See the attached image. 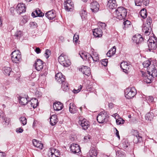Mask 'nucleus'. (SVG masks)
Listing matches in <instances>:
<instances>
[{
    "label": "nucleus",
    "instance_id": "nucleus-15",
    "mask_svg": "<svg viewBox=\"0 0 157 157\" xmlns=\"http://www.w3.org/2000/svg\"><path fill=\"white\" fill-rule=\"evenodd\" d=\"M99 5L96 1L92 2L90 5V8L92 11L94 12H96L99 10Z\"/></svg>",
    "mask_w": 157,
    "mask_h": 157
},
{
    "label": "nucleus",
    "instance_id": "nucleus-19",
    "mask_svg": "<svg viewBox=\"0 0 157 157\" xmlns=\"http://www.w3.org/2000/svg\"><path fill=\"white\" fill-rule=\"evenodd\" d=\"M80 71L83 74L85 75L89 76L90 74V68L86 66H83L80 69Z\"/></svg>",
    "mask_w": 157,
    "mask_h": 157
},
{
    "label": "nucleus",
    "instance_id": "nucleus-37",
    "mask_svg": "<svg viewBox=\"0 0 157 157\" xmlns=\"http://www.w3.org/2000/svg\"><path fill=\"white\" fill-rule=\"evenodd\" d=\"M124 21L123 23V28L126 29L128 28L129 26H130L131 25V22L128 20H126V19H124Z\"/></svg>",
    "mask_w": 157,
    "mask_h": 157
},
{
    "label": "nucleus",
    "instance_id": "nucleus-21",
    "mask_svg": "<svg viewBox=\"0 0 157 157\" xmlns=\"http://www.w3.org/2000/svg\"><path fill=\"white\" fill-rule=\"evenodd\" d=\"M120 67L124 72L127 73L130 66L127 62L124 61L121 63Z\"/></svg>",
    "mask_w": 157,
    "mask_h": 157
},
{
    "label": "nucleus",
    "instance_id": "nucleus-8",
    "mask_svg": "<svg viewBox=\"0 0 157 157\" xmlns=\"http://www.w3.org/2000/svg\"><path fill=\"white\" fill-rule=\"evenodd\" d=\"M147 72L150 75L153 77L157 76V71L155 69V65L153 64L148 68Z\"/></svg>",
    "mask_w": 157,
    "mask_h": 157
},
{
    "label": "nucleus",
    "instance_id": "nucleus-56",
    "mask_svg": "<svg viewBox=\"0 0 157 157\" xmlns=\"http://www.w3.org/2000/svg\"><path fill=\"white\" fill-rule=\"evenodd\" d=\"M79 36L78 35L75 34L73 36V41L76 43L79 39Z\"/></svg>",
    "mask_w": 157,
    "mask_h": 157
},
{
    "label": "nucleus",
    "instance_id": "nucleus-42",
    "mask_svg": "<svg viewBox=\"0 0 157 157\" xmlns=\"http://www.w3.org/2000/svg\"><path fill=\"white\" fill-rule=\"evenodd\" d=\"M2 118L3 124L5 126L8 125L10 121V119L4 116L2 117Z\"/></svg>",
    "mask_w": 157,
    "mask_h": 157
},
{
    "label": "nucleus",
    "instance_id": "nucleus-59",
    "mask_svg": "<svg viewBox=\"0 0 157 157\" xmlns=\"http://www.w3.org/2000/svg\"><path fill=\"white\" fill-rule=\"evenodd\" d=\"M149 0H142V3L143 2L144 5L145 6H147L149 4Z\"/></svg>",
    "mask_w": 157,
    "mask_h": 157
},
{
    "label": "nucleus",
    "instance_id": "nucleus-58",
    "mask_svg": "<svg viewBox=\"0 0 157 157\" xmlns=\"http://www.w3.org/2000/svg\"><path fill=\"white\" fill-rule=\"evenodd\" d=\"M51 54V52L48 49L46 50L45 53V56L46 58H48L49 57V56Z\"/></svg>",
    "mask_w": 157,
    "mask_h": 157
},
{
    "label": "nucleus",
    "instance_id": "nucleus-28",
    "mask_svg": "<svg viewBox=\"0 0 157 157\" xmlns=\"http://www.w3.org/2000/svg\"><path fill=\"white\" fill-rule=\"evenodd\" d=\"M151 28L150 26V28H149V26H147L146 24H144V26L142 29L143 32H144L145 35L147 36L149 35L150 33V31Z\"/></svg>",
    "mask_w": 157,
    "mask_h": 157
},
{
    "label": "nucleus",
    "instance_id": "nucleus-46",
    "mask_svg": "<svg viewBox=\"0 0 157 157\" xmlns=\"http://www.w3.org/2000/svg\"><path fill=\"white\" fill-rule=\"evenodd\" d=\"M20 120L23 125H25L27 123V120L25 117H21L19 119Z\"/></svg>",
    "mask_w": 157,
    "mask_h": 157
},
{
    "label": "nucleus",
    "instance_id": "nucleus-36",
    "mask_svg": "<svg viewBox=\"0 0 157 157\" xmlns=\"http://www.w3.org/2000/svg\"><path fill=\"white\" fill-rule=\"evenodd\" d=\"M79 54L80 57L83 59H87L88 56H89V54L84 52H81L79 53Z\"/></svg>",
    "mask_w": 157,
    "mask_h": 157
},
{
    "label": "nucleus",
    "instance_id": "nucleus-14",
    "mask_svg": "<svg viewBox=\"0 0 157 157\" xmlns=\"http://www.w3.org/2000/svg\"><path fill=\"white\" fill-rule=\"evenodd\" d=\"M132 40L133 42L136 44L140 43L143 41V38L141 35L140 34H137L133 36Z\"/></svg>",
    "mask_w": 157,
    "mask_h": 157
},
{
    "label": "nucleus",
    "instance_id": "nucleus-44",
    "mask_svg": "<svg viewBox=\"0 0 157 157\" xmlns=\"http://www.w3.org/2000/svg\"><path fill=\"white\" fill-rule=\"evenodd\" d=\"M121 145H122V147L124 149H126L128 147V146L129 145V144L127 141H125L122 142Z\"/></svg>",
    "mask_w": 157,
    "mask_h": 157
},
{
    "label": "nucleus",
    "instance_id": "nucleus-45",
    "mask_svg": "<svg viewBox=\"0 0 157 157\" xmlns=\"http://www.w3.org/2000/svg\"><path fill=\"white\" fill-rule=\"evenodd\" d=\"M80 15L82 18H84L86 17L87 13L84 10H82L80 13Z\"/></svg>",
    "mask_w": 157,
    "mask_h": 157
},
{
    "label": "nucleus",
    "instance_id": "nucleus-6",
    "mask_svg": "<svg viewBox=\"0 0 157 157\" xmlns=\"http://www.w3.org/2000/svg\"><path fill=\"white\" fill-rule=\"evenodd\" d=\"M147 44L150 51L155 49L157 47V41L154 37L149 38L147 41Z\"/></svg>",
    "mask_w": 157,
    "mask_h": 157
},
{
    "label": "nucleus",
    "instance_id": "nucleus-48",
    "mask_svg": "<svg viewBox=\"0 0 157 157\" xmlns=\"http://www.w3.org/2000/svg\"><path fill=\"white\" fill-rule=\"evenodd\" d=\"M98 25L99 27L101 28L102 29H105L106 25L104 23L99 22L98 23Z\"/></svg>",
    "mask_w": 157,
    "mask_h": 157
},
{
    "label": "nucleus",
    "instance_id": "nucleus-20",
    "mask_svg": "<svg viewBox=\"0 0 157 157\" xmlns=\"http://www.w3.org/2000/svg\"><path fill=\"white\" fill-rule=\"evenodd\" d=\"M29 99L28 96H25V97L20 96L19 98V103L23 105H25L26 104H28Z\"/></svg>",
    "mask_w": 157,
    "mask_h": 157
},
{
    "label": "nucleus",
    "instance_id": "nucleus-63",
    "mask_svg": "<svg viewBox=\"0 0 157 157\" xmlns=\"http://www.w3.org/2000/svg\"><path fill=\"white\" fill-rule=\"evenodd\" d=\"M116 136L117 137L120 139V137L119 134V132L118 131V130L116 128Z\"/></svg>",
    "mask_w": 157,
    "mask_h": 157
},
{
    "label": "nucleus",
    "instance_id": "nucleus-54",
    "mask_svg": "<svg viewBox=\"0 0 157 157\" xmlns=\"http://www.w3.org/2000/svg\"><path fill=\"white\" fill-rule=\"evenodd\" d=\"M82 87V86L81 85H80L78 86V88L77 90H75V89H74V90H73V92L74 94H77L81 90Z\"/></svg>",
    "mask_w": 157,
    "mask_h": 157
},
{
    "label": "nucleus",
    "instance_id": "nucleus-30",
    "mask_svg": "<svg viewBox=\"0 0 157 157\" xmlns=\"http://www.w3.org/2000/svg\"><path fill=\"white\" fill-rule=\"evenodd\" d=\"M3 73L6 75L10 76V74H12V69L9 67H4L3 68Z\"/></svg>",
    "mask_w": 157,
    "mask_h": 157
},
{
    "label": "nucleus",
    "instance_id": "nucleus-47",
    "mask_svg": "<svg viewBox=\"0 0 157 157\" xmlns=\"http://www.w3.org/2000/svg\"><path fill=\"white\" fill-rule=\"evenodd\" d=\"M130 133L132 135H133L134 136L140 135L139 132L137 130L133 129L131 130Z\"/></svg>",
    "mask_w": 157,
    "mask_h": 157
},
{
    "label": "nucleus",
    "instance_id": "nucleus-52",
    "mask_svg": "<svg viewBox=\"0 0 157 157\" xmlns=\"http://www.w3.org/2000/svg\"><path fill=\"white\" fill-rule=\"evenodd\" d=\"M135 3L136 6H141L142 4V0H135Z\"/></svg>",
    "mask_w": 157,
    "mask_h": 157
},
{
    "label": "nucleus",
    "instance_id": "nucleus-34",
    "mask_svg": "<svg viewBox=\"0 0 157 157\" xmlns=\"http://www.w3.org/2000/svg\"><path fill=\"white\" fill-rule=\"evenodd\" d=\"M142 137L140 135L134 136L133 142L136 144H137L142 141Z\"/></svg>",
    "mask_w": 157,
    "mask_h": 157
},
{
    "label": "nucleus",
    "instance_id": "nucleus-26",
    "mask_svg": "<svg viewBox=\"0 0 157 157\" xmlns=\"http://www.w3.org/2000/svg\"><path fill=\"white\" fill-rule=\"evenodd\" d=\"M69 109L70 112L72 113H76L78 110L77 107L73 103H71L70 104Z\"/></svg>",
    "mask_w": 157,
    "mask_h": 157
},
{
    "label": "nucleus",
    "instance_id": "nucleus-11",
    "mask_svg": "<svg viewBox=\"0 0 157 157\" xmlns=\"http://www.w3.org/2000/svg\"><path fill=\"white\" fill-rule=\"evenodd\" d=\"M70 148L71 152L74 154L77 153L81 151L80 146L77 144H71Z\"/></svg>",
    "mask_w": 157,
    "mask_h": 157
},
{
    "label": "nucleus",
    "instance_id": "nucleus-25",
    "mask_svg": "<svg viewBox=\"0 0 157 157\" xmlns=\"http://www.w3.org/2000/svg\"><path fill=\"white\" fill-rule=\"evenodd\" d=\"M93 35L96 37H100L102 36V32L100 28L95 29L93 31Z\"/></svg>",
    "mask_w": 157,
    "mask_h": 157
},
{
    "label": "nucleus",
    "instance_id": "nucleus-24",
    "mask_svg": "<svg viewBox=\"0 0 157 157\" xmlns=\"http://www.w3.org/2000/svg\"><path fill=\"white\" fill-rule=\"evenodd\" d=\"M44 15V13L41 12V11L39 9L36 10L32 13V16L34 17H42Z\"/></svg>",
    "mask_w": 157,
    "mask_h": 157
},
{
    "label": "nucleus",
    "instance_id": "nucleus-22",
    "mask_svg": "<svg viewBox=\"0 0 157 157\" xmlns=\"http://www.w3.org/2000/svg\"><path fill=\"white\" fill-rule=\"evenodd\" d=\"M107 6L110 10L116 9L117 6L116 0H109L108 2Z\"/></svg>",
    "mask_w": 157,
    "mask_h": 157
},
{
    "label": "nucleus",
    "instance_id": "nucleus-60",
    "mask_svg": "<svg viewBox=\"0 0 157 157\" xmlns=\"http://www.w3.org/2000/svg\"><path fill=\"white\" fill-rule=\"evenodd\" d=\"M90 137L91 136L89 135H87L84 137V139L86 142H87L90 139Z\"/></svg>",
    "mask_w": 157,
    "mask_h": 157
},
{
    "label": "nucleus",
    "instance_id": "nucleus-39",
    "mask_svg": "<svg viewBox=\"0 0 157 157\" xmlns=\"http://www.w3.org/2000/svg\"><path fill=\"white\" fill-rule=\"evenodd\" d=\"M140 14L141 17L144 19L146 18L147 16L146 10L144 8L143 9L141 10Z\"/></svg>",
    "mask_w": 157,
    "mask_h": 157
},
{
    "label": "nucleus",
    "instance_id": "nucleus-5",
    "mask_svg": "<svg viewBox=\"0 0 157 157\" xmlns=\"http://www.w3.org/2000/svg\"><path fill=\"white\" fill-rule=\"evenodd\" d=\"M124 93L125 97L128 99H130L134 97L136 94V91L135 88L132 87L125 89Z\"/></svg>",
    "mask_w": 157,
    "mask_h": 157
},
{
    "label": "nucleus",
    "instance_id": "nucleus-3",
    "mask_svg": "<svg viewBox=\"0 0 157 157\" xmlns=\"http://www.w3.org/2000/svg\"><path fill=\"white\" fill-rule=\"evenodd\" d=\"M58 61L60 64L65 67H67L71 65L70 60L67 56L64 54H61L58 58Z\"/></svg>",
    "mask_w": 157,
    "mask_h": 157
},
{
    "label": "nucleus",
    "instance_id": "nucleus-23",
    "mask_svg": "<svg viewBox=\"0 0 157 157\" xmlns=\"http://www.w3.org/2000/svg\"><path fill=\"white\" fill-rule=\"evenodd\" d=\"M63 107V104L59 101L56 102L53 105V108L54 110L56 111L61 110Z\"/></svg>",
    "mask_w": 157,
    "mask_h": 157
},
{
    "label": "nucleus",
    "instance_id": "nucleus-12",
    "mask_svg": "<svg viewBox=\"0 0 157 157\" xmlns=\"http://www.w3.org/2000/svg\"><path fill=\"white\" fill-rule=\"evenodd\" d=\"M26 9V8L25 5L23 3L18 4L16 7L17 12L19 14L25 12Z\"/></svg>",
    "mask_w": 157,
    "mask_h": 157
},
{
    "label": "nucleus",
    "instance_id": "nucleus-64",
    "mask_svg": "<svg viewBox=\"0 0 157 157\" xmlns=\"http://www.w3.org/2000/svg\"><path fill=\"white\" fill-rule=\"evenodd\" d=\"M114 105L112 103H110L109 104V107L110 108H112L113 107Z\"/></svg>",
    "mask_w": 157,
    "mask_h": 157
},
{
    "label": "nucleus",
    "instance_id": "nucleus-9",
    "mask_svg": "<svg viewBox=\"0 0 157 157\" xmlns=\"http://www.w3.org/2000/svg\"><path fill=\"white\" fill-rule=\"evenodd\" d=\"M78 122L82 127L83 129L85 130L87 129L90 126L89 122L85 119L82 120L80 119Z\"/></svg>",
    "mask_w": 157,
    "mask_h": 157
},
{
    "label": "nucleus",
    "instance_id": "nucleus-2",
    "mask_svg": "<svg viewBox=\"0 0 157 157\" xmlns=\"http://www.w3.org/2000/svg\"><path fill=\"white\" fill-rule=\"evenodd\" d=\"M12 61L15 63H19L22 60L21 53L19 50H15L11 54Z\"/></svg>",
    "mask_w": 157,
    "mask_h": 157
},
{
    "label": "nucleus",
    "instance_id": "nucleus-49",
    "mask_svg": "<svg viewBox=\"0 0 157 157\" xmlns=\"http://www.w3.org/2000/svg\"><path fill=\"white\" fill-rule=\"evenodd\" d=\"M146 22V23H145L144 24H146L147 26H149V28H150L151 25L152 23V20L151 18L149 17L147 18Z\"/></svg>",
    "mask_w": 157,
    "mask_h": 157
},
{
    "label": "nucleus",
    "instance_id": "nucleus-38",
    "mask_svg": "<svg viewBox=\"0 0 157 157\" xmlns=\"http://www.w3.org/2000/svg\"><path fill=\"white\" fill-rule=\"evenodd\" d=\"M151 62L149 60H147L144 61L142 63L144 67L147 68V71L148 68L152 64H151Z\"/></svg>",
    "mask_w": 157,
    "mask_h": 157
},
{
    "label": "nucleus",
    "instance_id": "nucleus-43",
    "mask_svg": "<svg viewBox=\"0 0 157 157\" xmlns=\"http://www.w3.org/2000/svg\"><path fill=\"white\" fill-rule=\"evenodd\" d=\"M152 76H150V75H149L148 76L147 75H146L145 76L144 79L146 80V82L148 83H150L151 82L152 77Z\"/></svg>",
    "mask_w": 157,
    "mask_h": 157
},
{
    "label": "nucleus",
    "instance_id": "nucleus-50",
    "mask_svg": "<svg viewBox=\"0 0 157 157\" xmlns=\"http://www.w3.org/2000/svg\"><path fill=\"white\" fill-rule=\"evenodd\" d=\"M14 36L17 39L20 38L21 36V31L17 32Z\"/></svg>",
    "mask_w": 157,
    "mask_h": 157
},
{
    "label": "nucleus",
    "instance_id": "nucleus-62",
    "mask_svg": "<svg viewBox=\"0 0 157 157\" xmlns=\"http://www.w3.org/2000/svg\"><path fill=\"white\" fill-rule=\"evenodd\" d=\"M23 129L21 128H18L16 130V132L19 133H21L23 132Z\"/></svg>",
    "mask_w": 157,
    "mask_h": 157
},
{
    "label": "nucleus",
    "instance_id": "nucleus-33",
    "mask_svg": "<svg viewBox=\"0 0 157 157\" xmlns=\"http://www.w3.org/2000/svg\"><path fill=\"white\" fill-rule=\"evenodd\" d=\"M97 155V152L95 149L90 150L87 155L88 157H96Z\"/></svg>",
    "mask_w": 157,
    "mask_h": 157
},
{
    "label": "nucleus",
    "instance_id": "nucleus-10",
    "mask_svg": "<svg viewBox=\"0 0 157 157\" xmlns=\"http://www.w3.org/2000/svg\"><path fill=\"white\" fill-rule=\"evenodd\" d=\"M38 104V100L36 98H32L29 101L28 106L30 109L32 108L34 109L37 106Z\"/></svg>",
    "mask_w": 157,
    "mask_h": 157
},
{
    "label": "nucleus",
    "instance_id": "nucleus-51",
    "mask_svg": "<svg viewBox=\"0 0 157 157\" xmlns=\"http://www.w3.org/2000/svg\"><path fill=\"white\" fill-rule=\"evenodd\" d=\"M124 121L123 119L120 118L119 119H117L116 120V122L117 124H123Z\"/></svg>",
    "mask_w": 157,
    "mask_h": 157
},
{
    "label": "nucleus",
    "instance_id": "nucleus-41",
    "mask_svg": "<svg viewBox=\"0 0 157 157\" xmlns=\"http://www.w3.org/2000/svg\"><path fill=\"white\" fill-rule=\"evenodd\" d=\"M153 116L152 113H147L145 115V118L147 120L151 121L153 118Z\"/></svg>",
    "mask_w": 157,
    "mask_h": 157
},
{
    "label": "nucleus",
    "instance_id": "nucleus-18",
    "mask_svg": "<svg viewBox=\"0 0 157 157\" xmlns=\"http://www.w3.org/2000/svg\"><path fill=\"white\" fill-rule=\"evenodd\" d=\"M45 16L49 19L52 20L56 17V14L55 11L52 10L47 12Z\"/></svg>",
    "mask_w": 157,
    "mask_h": 157
},
{
    "label": "nucleus",
    "instance_id": "nucleus-31",
    "mask_svg": "<svg viewBox=\"0 0 157 157\" xmlns=\"http://www.w3.org/2000/svg\"><path fill=\"white\" fill-rule=\"evenodd\" d=\"M33 143L35 147L39 149H42L43 147V144L39 142L37 140L33 139Z\"/></svg>",
    "mask_w": 157,
    "mask_h": 157
},
{
    "label": "nucleus",
    "instance_id": "nucleus-13",
    "mask_svg": "<svg viewBox=\"0 0 157 157\" xmlns=\"http://www.w3.org/2000/svg\"><path fill=\"white\" fill-rule=\"evenodd\" d=\"M56 80L60 83H61L66 80L65 76L61 72L56 74L55 76Z\"/></svg>",
    "mask_w": 157,
    "mask_h": 157
},
{
    "label": "nucleus",
    "instance_id": "nucleus-1",
    "mask_svg": "<svg viewBox=\"0 0 157 157\" xmlns=\"http://www.w3.org/2000/svg\"><path fill=\"white\" fill-rule=\"evenodd\" d=\"M114 13L118 19L122 20L126 17L127 10L123 7H119L116 10Z\"/></svg>",
    "mask_w": 157,
    "mask_h": 157
},
{
    "label": "nucleus",
    "instance_id": "nucleus-61",
    "mask_svg": "<svg viewBox=\"0 0 157 157\" xmlns=\"http://www.w3.org/2000/svg\"><path fill=\"white\" fill-rule=\"evenodd\" d=\"M35 51L37 54H39L41 52V50L39 48H36L35 49Z\"/></svg>",
    "mask_w": 157,
    "mask_h": 157
},
{
    "label": "nucleus",
    "instance_id": "nucleus-17",
    "mask_svg": "<svg viewBox=\"0 0 157 157\" xmlns=\"http://www.w3.org/2000/svg\"><path fill=\"white\" fill-rule=\"evenodd\" d=\"M34 66H35V68L37 71H40L43 68V62L40 59H37L35 61V64Z\"/></svg>",
    "mask_w": 157,
    "mask_h": 157
},
{
    "label": "nucleus",
    "instance_id": "nucleus-16",
    "mask_svg": "<svg viewBox=\"0 0 157 157\" xmlns=\"http://www.w3.org/2000/svg\"><path fill=\"white\" fill-rule=\"evenodd\" d=\"M59 153L58 150H55L54 148H52L48 153L49 157H59Z\"/></svg>",
    "mask_w": 157,
    "mask_h": 157
},
{
    "label": "nucleus",
    "instance_id": "nucleus-29",
    "mask_svg": "<svg viewBox=\"0 0 157 157\" xmlns=\"http://www.w3.org/2000/svg\"><path fill=\"white\" fill-rule=\"evenodd\" d=\"M94 59V62H98L99 61L98 55L96 52L94 51V49H92L91 50L90 54Z\"/></svg>",
    "mask_w": 157,
    "mask_h": 157
},
{
    "label": "nucleus",
    "instance_id": "nucleus-32",
    "mask_svg": "<svg viewBox=\"0 0 157 157\" xmlns=\"http://www.w3.org/2000/svg\"><path fill=\"white\" fill-rule=\"evenodd\" d=\"M116 52V47L114 46L108 51L106 55L108 57H111L115 54Z\"/></svg>",
    "mask_w": 157,
    "mask_h": 157
},
{
    "label": "nucleus",
    "instance_id": "nucleus-55",
    "mask_svg": "<svg viewBox=\"0 0 157 157\" xmlns=\"http://www.w3.org/2000/svg\"><path fill=\"white\" fill-rule=\"evenodd\" d=\"M87 59L89 63H91L92 61L94 62L93 57L92 56V55L90 54H89V56H88Z\"/></svg>",
    "mask_w": 157,
    "mask_h": 157
},
{
    "label": "nucleus",
    "instance_id": "nucleus-40",
    "mask_svg": "<svg viewBox=\"0 0 157 157\" xmlns=\"http://www.w3.org/2000/svg\"><path fill=\"white\" fill-rule=\"evenodd\" d=\"M116 155L118 157H125V153L121 150L117 151L116 152Z\"/></svg>",
    "mask_w": 157,
    "mask_h": 157
},
{
    "label": "nucleus",
    "instance_id": "nucleus-57",
    "mask_svg": "<svg viewBox=\"0 0 157 157\" xmlns=\"http://www.w3.org/2000/svg\"><path fill=\"white\" fill-rule=\"evenodd\" d=\"M108 62V59H104L102 60L101 63L104 66H106L107 65Z\"/></svg>",
    "mask_w": 157,
    "mask_h": 157
},
{
    "label": "nucleus",
    "instance_id": "nucleus-27",
    "mask_svg": "<svg viewBox=\"0 0 157 157\" xmlns=\"http://www.w3.org/2000/svg\"><path fill=\"white\" fill-rule=\"evenodd\" d=\"M50 123L51 125L53 126L55 125L57 122L58 120L57 116L55 115H52L50 118Z\"/></svg>",
    "mask_w": 157,
    "mask_h": 157
},
{
    "label": "nucleus",
    "instance_id": "nucleus-4",
    "mask_svg": "<svg viewBox=\"0 0 157 157\" xmlns=\"http://www.w3.org/2000/svg\"><path fill=\"white\" fill-rule=\"evenodd\" d=\"M108 117V114L107 112L103 111L98 114L97 117V120L99 123H103L107 121Z\"/></svg>",
    "mask_w": 157,
    "mask_h": 157
},
{
    "label": "nucleus",
    "instance_id": "nucleus-35",
    "mask_svg": "<svg viewBox=\"0 0 157 157\" xmlns=\"http://www.w3.org/2000/svg\"><path fill=\"white\" fill-rule=\"evenodd\" d=\"M61 83L62 84L61 87L63 90L64 91H67L69 89V87L67 82L65 81Z\"/></svg>",
    "mask_w": 157,
    "mask_h": 157
},
{
    "label": "nucleus",
    "instance_id": "nucleus-53",
    "mask_svg": "<svg viewBox=\"0 0 157 157\" xmlns=\"http://www.w3.org/2000/svg\"><path fill=\"white\" fill-rule=\"evenodd\" d=\"M146 100L147 101V102L148 103L153 102L154 99L153 97L149 96L146 98Z\"/></svg>",
    "mask_w": 157,
    "mask_h": 157
},
{
    "label": "nucleus",
    "instance_id": "nucleus-7",
    "mask_svg": "<svg viewBox=\"0 0 157 157\" xmlns=\"http://www.w3.org/2000/svg\"><path fill=\"white\" fill-rule=\"evenodd\" d=\"M64 5L65 9L67 11H71L74 9L73 2L71 0L65 1Z\"/></svg>",
    "mask_w": 157,
    "mask_h": 157
}]
</instances>
